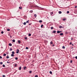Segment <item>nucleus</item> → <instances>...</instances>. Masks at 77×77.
I'll use <instances>...</instances> for the list:
<instances>
[{
  "instance_id": "5fc2aeb1",
  "label": "nucleus",
  "mask_w": 77,
  "mask_h": 77,
  "mask_svg": "<svg viewBox=\"0 0 77 77\" xmlns=\"http://www.w3.org/2000/svg\"><path fill=\"white\" fill-rule=\"evenodd\" d=\"M7 63H10V62H8V61L7 62Z\"/></svg>"
},
{
  "instance_id": "58836bf2",
  "label": "nucleus",
  "mask_w": 77,
  "mask_h": 77,
  "mask_svg": "<svg viewBox=\"0 0 77 77\" xmlns=\"http://www.w3.org/2000/svg\"><path fill=\"white\" fill-rule=\"evenodd\" d=\"M59 28H60V29H62V26H59Z\"/></svg>"
},
{
  "instance_id": "bb28decb",
  "label": "nucleus",
  "mask_w": 77,
  "mask_h": 77,
  "mask_svg": "<svg viewBox=\"0 0 77 77\" xmlns=\"http://www.w3.org/2000/svg\"><path fill=\"white\" fill-rule=\"evenodd\" d=\"M29 20H28V21H26V23H29Z\"/></svg>"
},
{
  "instance_id": "a18cd8bd",
  "label": "nucleus",
  "mask_w": 77,
  "mask_h": 77,
  "mask_svg": "<svg viewBox=\"0 0 77 77\" xmlns=\"http://www.w3.org/2000/svg\"><path fill=\"white\" fill-rule=\"evenodd\" d=\"M32 71H29V73H32Z\"/></svg>"
},
{
  "instance_id": "6e6d98bb",
  "label": "nucleus",
  "mask_w": 77,
  "mask_h": 77,
  "mask_svg": "<svg viewBox=\"0 0 77 77\" xmlns=\"http://www.w3.org/2000/svg\"><path fill=\"white\" fill-rule=\"evenodd\" d=\"M10 37L11 38H12V36H10Z\"/></svg>"
},
{
  "instance_id": "0eeeda50",
  "label": "nucleus",
  "mask_w": 77,
  "mask_h": 77,
  "mask_svg": "<svg viewBox=\"0 0 77 77\" xmlns=\"http://www.w3.org/2000/svg\"><path fill=\"white\" fill-rule=\"evenodd\" d=\"M12 41L13 42H15V39H13Z\"/></svg>"
},
{
  "instance_id": "412c9836",
  "label": "nucleus",
  "mask_w": 77,
  "mask_h": 77,
  "mask_svg": "<svg viewBox=\"0 0 77 77\" xmlns=\"http://www.w3.org/2000/svg\"><path fill=\"white\" fill-rule=\"evenodd\" d=\"M51 15H53V12H51Z\"/></svg>"
},
{
  "instance_id": "aec40b11",
  "label": "nucleus",
  "mask_w": 77,
  "mask_h": 77,
  "mask_svg": "<svg viewBox=\"0 0 77 77\" xmlns=\"http://www.w3.org/2000/svg\"><path fill=\"white\" fill-rule=\"evenodd\" d=\"M19 9H22V7H19Z\"/></svg>"
},
{
  "instance_id": "a878e982",
  "label": "nucleus",
  "mask_w": 77,
  "mask_h": 77,
  "mask_svg": "<svg viewBox=\"0 0 77 77\" xmlns=\"http://www.w3.org/2000/svg\"><path fill=\"white\" fill-rule=\"evenodd\" d=\"M6 56V54H3V56Z\"/></svg>"
},
{
  "instance_id": "603ef678",
  "label": "nucleus",
  "mask_w": 77,
  "mask_h": 77,
  "mask_svg": "<svg viewBox=\"0 0 77 77\" xmlns=\"http://www.w3.org/2000/svg\"><path fill=\"white\" fill-rule=\"evenodd\" d=\"M6 54H9V52H7Z\"/></svg>"
},
{
  "instance_id": "cd10ccee",
  "label": "nucleus",
  "mask_w": 77,
  "mask_h": 77,
  "mask_svg": "<svg viewBox=\"0 0 77 77\" xmlns=\"http://www.w3.org/2000/svg\"><path fill=\"white\" fill-rule=\"evenodd\" d=\"M26 50H28L29 49V48L28 47H26Z\"/></svg>"
},
{
  "instance_id": "680f3d73",
  "label": "nucleus",
  "mask_w": 77,
  "mask_h": 77,
  "mask_svg": "<svg viewBox=\"0 0 77 77\" xmlns=\"http://www.w3.org/2000/svg\"><path fill=\"white\" fill-rule=\"evenodd\" d=\"M8 61H9V60H8Z\"/></svg>"
},
{
  "instance_id": "1a4fd4ad",
  "label": "nucleus",
  "mask_w": 77,
  "mask_h": 77,
  "mask_svg": "<svg viewBox=\"0 0 77 77\" xmlns=\"http://www.w3.org/2000/svg\"><path fill=\"white\" fill-rule=\"evenodd\" d=\"M18 43H19V44H20V43H21V41H20V40L18 41Z\"/></svg>"
},
{
  "instance_id": "bf43d9fd",
  "label": "nucleus",
  "mask_w": 77,
  "mask_h": 77,
  "mask_svg": "<svg viewBox=\"0 0 77 77\" xmlns=\"http://www.w3.org/2000/svg\"><path fill=\"white\" fill-rule=\"evenodd\" d=\"M62 32V31H60V33H61Z\"/></svg>"
},
{
  "instance_id": "13d9d810",
  "label": "nucleus",
  "mask_w": 77,
  "mask_h": 77,
  "mask_svg": "<svg viewBox=\"0 0 77 77\" xmlns=\"http://www.w3.org/2000/svg\"><path fill=\"white\" fill-rule=\"evenodd\" d=\"M52 46L53 47H54V45H53Z\"/></svg>"
},
{
  "instance_id": "f257e3e1",
  "label": "nucleus",
  "mask_w": 77,
  "mask_h": 77,
  "mask_svg": "<svg viewBox=\"0 0 77 77\" xmlns=\"http://www.w3.org/2000/svg\"><path fill=\"white\" fill-rule=\"evenodd\" d=\"M16 53H17V54H18V53H19V51H20V50H19V49H17V50L16 51Z\"/></svg>"
},
{
  "instance_id": "8fccbe9b",
  "label": "nucleus",
  "mask_w": 77,
  "mask_h": 77,
  "mask_svg": "<svg viewBox=\"0 0 77 77\" xmlns=\"http://www.w3.org/2000/svg\"><path fill=\"white\" fill-rule=\"evenodd\" d=\"M75 58L76 59H77V56L75 57Z\"/></svg>"
},
{
  "instance_id": "a19ab883",
  "label": "nucleus",
  "mask_w": 77,
  "mask_h": 77,
  "mask_svg": "<svg viewBox=\"0 0 77 77\" xmlns=\"http://www.w3.org/2000/svg\"><path fill=\"white\" fill-rule=\"evenodd\" d=\"M3 67H5V65L4 64L3 65Z\"/></svg>"
},
{
  "instance_id": "7ed1b4c3",
  "label": "nucleus",
  "mask_w": 77,
  "mask_h": 77,
  "mask_svg": "<svg viewBox=\"0 0 77 77\" xmlns=\"http://www.w3.org/2000/svg\"><path fill=\"white\" fill-rule=\"evenodd\" d=\"M63 33H61L60 34V36H63Z\"/></svg>"
},
{
  "instance_id": "423d86ee",
  "label": "nucleus",
  "mask_w": 77,
  "mask_h": 77,
  "mask_svg": "<svg viewBox=\"0 0 77 77\" xmlns=\"http://www.w3.org/2000/svg\"><path fill=\"white\" fill-rule=\"evenodd\" d=\"M34 16L36 18V17H37V15H36V14H34Z\"/></svg>"
},
{
  "instance_id": "6ab92c4d",
  "label": "nucleus",
  "mask_w": 77,
  "mask_h": 77,
  "mask_svg": "<svg viewBox=\"0 0 77 77\" xmlns=\"http://www.w3.org/2000/svg\"><path fill=\"white\" fill-rule=\"evenodd\" d=\"M43 26H44V25H41V28H42V27H43Z\"/></svg>"
},
{
  "instance_id": "49530a36",
  "label": "nucleus",
  "mask_w": 77,
  "mask_h": 77,
  "mask_svg": "<svg viewBox=\"0 0 77 77\" xmlns=\"http://www.w3.org/2000/svg\"><path fill=\"white\" fill-rule=\"evenodd\" d=\"M2 77H5V75H2Z\"/></svg>"
},
{
  "instance_id": "f8f14e48",
  "label": "nucleus",
  "mask_w": 77,
  "mask_h": 77,
  "mask_svg": "<svg viewBox=\"0 0 77 77\" xmlns=\"http://www.w3.org/2000/svg\"><path fill=\"white\" fill-rule=\"evenodd\" d=\"M8 56V55H7V56L6 57V58L7 59H9V56Z\"/></svg>"
},
{
  "instance_id": "3c124183",
  "label": "nucleus",
  "mask_w": 77,
  "mask_h": 77,
  "mask_svg": "<svg viewBox=\"0 0 77 77\" xmlns=\"http://www.w3.org/2000/svg\"><path fill=\"white\" fill-rule=\"evenodd\" d=\"M62 28L63 29L64 28V26H62Z\"/></svg>"
},
{
  "instance_id": "39448f33",
  "label": "nucleus",
  "mask_w": 77,
  "mask_h": 77,
  "mask_svg": "<svg viewBox=\"0 0 77 77\" xmlns=\"http://www.w3.org/2000/svg\"><path fill=\"white\" fill-rule=\"evenodd\" d=\"M29 12H30V13H33V10L30 11Z\"/></svg>"
},
{
  "instance_id": "4468645a",
  "label": "nucleus",
  "mask_w": 77,
  "mask_h": 77,
  "mask_svg": "<svg viewBox=\"0 0 77 77\" xmlns=\"http://www.w3.org/2000/svg\"><path fill=\"white\" fill-rule=\"evenodd\" d=\"M57 33H60V31H57Z\"/></svg>"
},
{
  "instance_id": "c9c22d12",
  "label": "nucleus",
  "mask_w": 77,
  "mask_h": 77,
  "mask_svg": "<svg viewBox=\"0 0 77 77\" xmlns=\"http://www.w3.org/2000/svg\"><path fill=\"white\" fill-rule=\"evenodd\" d=\"M14 66H15V67H16V66H17V64H15Z\"/></svg>"
},
{
  "instance_id": "2f4dec72",
  "label": "nucleus",
  "mask_w": 77,
  "mask_h": 77,
  "mask_svg": "<svg viewBox=\"0 0 77 77\" xmlns=\"http://www.w3.org/2000/svg\"><path fill=\"white\" fill-rule=\"evenodd\" d=\"M31 66H35L34 65H33L32 64H31Z\"/></svg>"
},
{
  "instance_id": "a211bd4d",
  "label": "nucleus",
  "mask_w": 77,
  "mask_h": 77,
  "mask_svg": "<svg viewBox=\"0 0 77 77\" xmlns=\"http://www.w3.org/2000/svg\"><path fill=\"white\" fill-rule=\"evenodd\" d=\"M11 56H12V57H14V54H11Z\"/></svg>"
},
{
  "instance_id": "ea45409f",
  "label": "nucleus",
  "mask_w": 77,
  "mask_h": 77,
  "mask_svg": "<svg viewBox=\"0 0 77 77\" xmlns=\"http://www.w3.org/2000/svg\"><path fill=\"white\" fill-rule=\"evenodd\" d=\"M70 63H72V60H70Z\"/></svg>"
},
{
  "instance_id": "864d4df0",
  "label": "nucleus",
  "mask_w": 77,
  "mask_h": 77,
  "mask_svg": "<svg viewBox=\"0 0 77 77\" xmlns=\"http://www.w3.org/2000/svg\"><path fill=\"white\" fill-rule=\"evenodd\" d=\"M75 8H77V6H75Z\"/></svg>"
},
{
  "instance_id": "5701e85b",
  "label": "nucleus",
  "mask_w": 77,
  "mask_h": 77,
  "mask_svg": "<svg viewBox=\"0 0 77 77\" xmlns=\"http://www.w3.org/2000/svg\"><path fill=\"white\" fill-rule=\"evenodd\" d=\"M54 29L53 27L52 26V27H51V30H52V29Z\"/></svg>"
},
{
  "instance_id": "de8ad7c7",
  "label": "nucleus",
  "mask_w": 77,
  "mask_h": 77,
  "mask_svg": "<svg viewBox=\"0 0 77 77\" xmlns=\"http://www.w3.org/2000/svg\"><path fill=\"white\" fill-rule=\"evenodd\" d=\"M70 45H71V44H72V43H71V42H70L69 43Z\"/></svg>"
},
{
  "instance_id": "dca6fc26",
  "label": "nucleus",
  "mask_w": 77,
  "mask_h": 77,
  "mask_svg": "<svg viewBox=\"0 0 77 77\" xmlns=\"http://www.w3.org/2000/svg\"><path fill=\"white\" fill-rule=\"evenodd\" d=\"M49 73H50V74H52V72L50 71L49 72Z\"/></svg>"
},
{
  "instance_id": "c03bdc74",
  "label": "nucleus",
  "mask_w": 77,
  "mask_h": 77,
  "mask_svg": "<svg viewBox=\"0 0 77 77\" xmlns=\"http://www.w3.org/2000/svg\"><path fill=\"white\" fill-rule=\"evenodd\" d=\"M35 77H38V75H35Z\"/></svg>"
},
{
  "instance_id": "9d476101",
  "label": "nucleus",
  "mask_w": 77,
  "mask_h": 77,
  "mask_svg": "<svg viewBox=\"0 0 77 77\" xmlns=\"http://www.w3.org/2000/svg\"><path fill=\"white\" fill-rule=\"evenodd\" d=\"M9 46H12V44L9 43Z\"/></svg>"
},
{
  "instance_id": "6e6552de",
  "label": "nucleus",
  "mask_w": 77,
  "mask_h": 77,
  "mask_svg": "<svg viewBox=\"0 0 77 77\" xmlns=\"http://www.w3.org/2000/svg\"><path fill=\"white\" fill-rule=\"evenodd\" d=\"M59 14H62V11H59Z\"/></svg>"
},
{
  "instance_id": "f704fd0d",
  "label": "nucleus",
  "mask_w": 77,
  "mask_h": 77,
  "mask_svg": "<svg viewBox=\"0 0 77 77\" xmlns=\"http://www.w3.org/2000/svg\"><path fill=\"white\" fill-rule=\"evenodd\" d=\"M15 60H18V57H16L15 58Z\"/></svg>"
},
{
  "instance_id": "b1692460",
  "label": "nucleus",
  "mask_w": 77,
  "mask_h": 77,
  "mask_svg": "<svg viewBox=\"0 0 77 77\" xmlns=\"http://www.w3.org/2000/svg\"><path fill=\"white\" fill-rule=\"evenodd\" d=\"M7 31H10V29H7Z\"/></svg>"
},
{
  "instance_id": "052dcab7",
  "label": "nucleus",
  "mask_w": 77,
  "mask_h": 77,
  "mask_svg": "<svg viewBox=\"0 0 77 77\" xmlns=\"http://www.w3.org/2000/svg\"><path fill=\"white\" fill-rule=\"evenodd\" d=\"M72 46H73V45H74V44H72Z\"/></svg>"
},
{
  "instance_id": "20e7f679",
  "label": "nucleus",
  "mask_w": 77,
  "mask_h": 77,
  "mask_svg": "<svg viewBox=\"0 0 77 77\" xmlns=\"http://www.w3.org/2000/svg\"><path fill=\"white\" fill-rule=\"evenodd\" d=\"M26 68H27V67H26V66H24L23 68L24 70H25V69H26Z\"/></svg>"
},
{
  "instance_id": "473e14b6",
  "label": "nucleus",
  "mask_w": 77,
  "mask_h": 77,
  "mask_svg": "<svg viewBox=\"0 0 77 77\" xmlns=\"http://www.w3.org/2000/svg\"><path fill=\"white\" fill-rule=\"evenodd\" d=\"M63 21H65L66 20V19L64 18L63 19Z\"/></svg>"
},
{
  "instance_id": "ddd939ff",
  "label": "nucleus",
  "mask_w": 77,
  "mask_h": 77,
  "mask_svg": "<svg viewBox=\"0 0 77 77\" xmlns=\"http://www.w3.org/2000/svg\"><path fill=\"white\" fill-rule=\"evenodd\" d=\"M39 23H42V20H40L39 21Z\"/></svg>"
},
{
  "instance_id": "393cba45",
  "label": "nucleus",
  "mask_w": 77,
  "mask_h": 77,
  "mask_svg": "<svg viewBox=\"0 0 77 77\" xmlns=\"http://www.w3.org/2000/svg\"><path fill=\"white\" fill-rule=\"evenodd\" d=\"M31 34H30V33H29V34H28V36H31Z\"/></svg>"
},
{
  "instance_id": "09e8293b",
  "label": "nucleus",
  "mask_w": 77,
  "mask_h": 77,
  "mask_svg": "<svg viewBox=\"0 0 77 77\" xmlns=\"http://www.w3.org/2000/svg\"><path fill=\"white\" fill-rule=\"evenodd\" d=\"M0 59H2V57L1 56H0Z\"/></svg>"
},
{
  "instance_id": "e433bc0d",
  "label": "nucleus",
  "mask_w": 77,
  "mask_h": 77,
  "mask_svg": "<svg viewBox=\"0 0 77 77\" xmlns=\"http://www.w3.org/2000/svg\"><path fill=\"white\" fill-rule=\"evenodd\" d=\"M4 33V32L3 31H2L1 32V33L2 34H3V33Z\"/></svg>"
},
{
  "instance_id": "7c9ffc66",
  "label": "nucleus",
  "mask_w": 77,
  "mask_h": 77,
  "mask_svg": "<svg viewBox=\"0 0 77 77\" xmlns=\"http://www.w3.org/2000/svg\"><path fill=\"white\" fill-rule=\"evenodd\" d=\"M50 44H51V45L53 44V42H52V41H51V42H50Z\"/></svg>"
},
{
  "instance_id": "37998d69",
  "label": "nucleus",
  "mask_w": 77,
  "mask_h": 77,
  "mask_svg": "<svg viewBox=\"0 0 77 77\" xmlns=\"http://www.w3.org/2000/svg\"><path fill=\"white\" fill-rule=\"evenodd\" d=\"M0 63L1 65H2V64H3V62H1Z\"/></svg>"
},
{
  "instance_id": "9b49d317",
  "label": "nucleus",
  "mask_w": 77,
  "mask_h": 77,
  "mask_svg": "<svg viewBox=\"0 0 77 77\" xmlns=\"http://www.w3.org/2000/svg\"><path fill=\"white\" fill-rule=\"evenodd\" d=\"M62 48L63 49H65V47L64 46H63L62 47Z\"/></svg>"
},
{
  "instance_id": "2eb2a0df",
  "label": "nucleus",
  "mask_w": 77,
  "mask_h": 77,
  "mask_svg": "<svg viewBox=\"0 0 77 77\" xmlns=\"http://www.w3.org/2000/svg\"><path fill=\"white\" fill-rule=\"evenodd\" d=\"M21 66H20L19 68V70H21Z\"/></svg>"
},
{
  "instance_id": "72a5a7b5",
  "label": "nucleus",
  "mask_w": 77,
  "mask_h": 77,
  "mask_svg": "<svg viewBox=\"0 0 77 77\" xmlns=\"http://www.w3.org/2000/svg\"><path fill=\"white\" fill-rule=\"evenodd\" d=\"M27 39V37H25V39Z\"/></svg>"
},
{
  "instance_id": "4be33fe9",
  "label": "nucleus",
  "mask_w": 77,
  "mask_h": 77,
  "mask_svg": "<svg viewBox=\"0 0 77 77\" xmlns=\"http://www.w3.org/2000/svg\"><path fill=\"white\" fill-rule=\"evenodd\" d=\"M32 23H29V26H30V25H32Z\"/></svg>"
},
{
  "instance_id": "f03ea898",
  "label": "nucleus",
  "mask_w": 77,
  "mask_h": 77,
  "mask_svg": "<svg viewBox=\"0 0 77 77\" xmlns=\"http://www.w3.org/2000/svg\"><path fill=\"white\" fill-rule=\"evenodd\" d=\"M56 31H52V33H56Z\"/></svg>"
},
{
  "instance_id": "c85d7f7f",
  "label": "nucleus",
  "mask_w": 77,
  "mask_h": 77,
  "mask_svg": "<svg viewBox=\"0 0 77 77\" xmlns=\"http://www.w3.org/2000/svg\"><path fill=\"white\" fill-rule=\"evenodd\" d=\"M23 24L24 25H26V22H24L23 23Z\"/></svg>"
},
{
  "instance_id": "4d7b16f0",
  "label": "nucleus",
  "mask_w": 77,
  "mask_h": 77,
  "mask_svg": "<svg viewBox=\"0 0 77 77\" xmlns=\"http://www.w3.org/2000/svg\"><path fill=\"white\" fill-rule=\"evenodd\" d=\"M72 38H71V40H72V39H72Z\"/></svg>"
},
{
  "instance_id": "c756f323",
  "label": "nucleus",
  "mask_w": 77,
  "mask_h": 77,
  "mask_svg": "<svg viewBox=\"0 0 77 77\" xmlns=\"http://www.w3.org/2000/svg\"><path fill=\"white\" fill-rule=\"evenodd\" d=\"M68 32L66 31L65 32V34H68Z\"/></svg>"
},
{
  "instance_id": "79ce46f5",
  "label": "nucleus",
  "mask_w": 77,
  "mask_h": 77,
  "mask_svg": "<svg viewBox=\"0 0 77 77\" xmlns=\"http://www.w3.org/2000/svg\"><path fill=\"white\" fill-rule=\"evenodd\" d=\"M67 14H69V11H67Z\"/></svg>"
},
{
  "instance_id": "4c0bfd02",
  "label": "nucleus",
  "mask_w": 77,
  "mask_h": 77,
  "mask_svg": "<svg viewBox=\"0 0 77 77\" xmlns=\"http://www.w3.org/2000/svg\"><path fill=\"white\" fill-rule=\"evenodd\" d=\"M10 51H12V48H11L10 49Z\"/></svg>"
},
{
  "instance_id": "f3484780",
  "label": "nucleus",
  "mask_w": 77,
  "mask_h": 77,
  "mask_svg": "<svg viewBox=\"0 0 77 77\" xmlns=\"http://www.w3.org/2000/svg\"><path fill=\"white\" fill-rule=\"evenodd\" d=\"M12 54H14L15 53V52H14V51H13L12 52Z\"/></svg>"
}]
</instances>
